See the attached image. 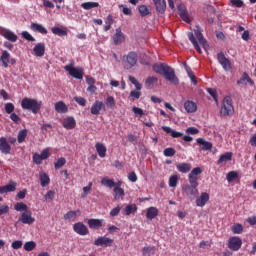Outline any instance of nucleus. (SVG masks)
<instances>
[{
	"mask_svg": "<svg viewBox=\"0 0 256 256\" xmlns=\"http://www.w3.org/2000/svg\"><path fill=\"white\" fill-rule=\"evenodd\" d=\"M36 57H43L45 55V43H38L33 48Z\"/></svg>",
	"mask_w": 256,
	"mask_h": 256,
	"instance_id": "nucleus-23",
	"label": "nucleus"
},
{
	"mask_svg": "<svg viewBox=\"0 0 256 256\" xmlns=\"http://www.w3.org/2000/svg\"><path fill=\"white\" fill-rule=\"evenodd\" d=\"M30 29L35 33H41V35H47V28H45L42 24L33 22L30 25Z\"/></svg>",
	"mask_w": 256,
	"mask_h": 256,
	"instance_id": "nucleus-20",
	"label": "nucleus"
},
{
	"mask_svg": "<svg viewBox=\"0 0 256 256\" xmlns=\"http://www.w3.org/2000/svg\"><path fill=\"white\" fill-rule=\"evenodd\" d=\"M55 111L57 113H67L69 111V108L67 107V104L63 101H59L55 103Z\"/></svg>",
	"mask_w": 256,
	"mask_h": 256,
	"instance_id": "nucleus-31",
	"label": "nucleus"
},
{
	"mask_svg": "<svg viewBox=\"0 0 256 256\" xmlns=\"http://www.w3.org/2000/svg\"><path fill=\"white\" fill-rule=\"evenodd\" d=\"M137 211V204H129L125 207V215H131Z\"/></svg>",
	"mask_w": 256,
	"mask_h": 256,
	"instance_id": "nucleus-46",
	"label": "nucleus"
},
{
	"mask_svg": "<svg viewBox=\"0 0 256 256\" xmlns=\"http://www.w3.org/2000/svg\"><path fill=\"white\" fill-rule=\"evenodd\" d=\"M28 133H29V130L27 129L20 130L17 136L18 143H24L25 139H27Z\"/></svg>",
	"mask_w": 256,
	"mask_h": 256,
	"instance_id": "nucleus-40",
	"label": "nucleus"
},
{
	"mask_svg": "<svg viewBox=\"0 0 256 256\" xmlns=\"http://www.w3.org/2000/svg\"><path fill=\"white\" fill-rule=\"evenodd\" d=\"M159 215V209L157 207H149L146 212L147 219H155Z\"/></svg>",
	"mask_w": 256,
	"mask_h": 256,
	"instance_id": "nucleus-35",
	"label": "nucleus"
},
{
	"mask_svg": "<svg viewBox=\"0 0 256 256\" xmlns=\"http://www.w3.org/2000/svg\"><path fill=\"white\" fill-rule=\"evenodd\" d=\"M32 161H33V163H35V165H41L43 163V160H42L41 156L38 153H35L33 155Z\"/></svg>",
	"mask_w": 256,
	"mask_h": 256,
	"instance_id": "nucleus-60",
	"label": "nucleus"
},
{
	"mask_svg": "<svg viewBox=\"0 0 256 256\" xmlns=\"http://www.w3.org/2000/svg\"><path fill=\"white\" fill-rule=\"evenodd\" d=\"M64 69L68 71L69 75H71V77H74V79H83V69L74 68L72 65H66Z\"/></svg>",
	"mask_w": 256,
	"mask_h": 256,
	"instance_id": "nucleus-8",
	"label": "nucleus"
},
{
	"mask_svg": "<svg viewBox=\"0 0 256 256\" xmlns=\"http://www.w3.org/2000/svg\"><path fill=\"white\" fill-rule=\"evenodd\" d=\"M159 79L155 76H150L145 81V87L146 89H153L155 87L156 83H158Z\"/></svg>",
	"mask_w": 256,
	"mask_h": 256,
	"instance_id": "nucleus-34",
	"label": "nucleus"
},
{
	"mask_svg": "<svg viewBox=\"0 0 256 256\" xmlns=\"http://www.w3.org/2000/svg\"><path fill=\"white\" fill-rule=\"evenodd\" d=\"M232 233H234V235H241V233H243V225L234 224L232 226Z\"/></svg>",
	"mask_w": 256,
	"mask_h": 256,
	"instance_id": "nucleus-47",
	"label": "nucleus"
},
{
	"mask_svg": "<svg viewBox=\"0 0 256 256\" xmlns=\"http://www.w3.org/2000/svg\"><path fill=\"white\" fill-rule=\"evenodd\" d=\"M0 35H2L4 39H7V41H11V43L17 42V34L11 32V30L4 29L0 32Z\"/></svg>",
	"mask_w": 256,
	"mask_h": 256,
	"instance_id": "nucleus-17",
	"label": "nucleus"
},
{
	"mask_svg": "<svg viewBox=\"0 0 256 256\" xmlns=\"http://www.w3.org/2000/svg\"><path fill=\"white\" fill-rule=\"evenodd\" d=\"M142 253L143 255H147V256L155 255V247H151V246L144 247L142 249Z\"/></svg>",
	"mask_w": 256,
	"mask_h": 256,
	"instance_id": "nucleus-48",
	"label": "nucleus"
},
{
	"mask_svg": "<svg viewBox=\"0 0 256 256\" xmlns=\"http://www.w3.org/2000/svg\"><path fill=\"white\" fill-rule=\"evenodd\" d=\"M14 209L15 211H19V212H22L24 211L27 212L28 210V207H27V204L23 203V202H17L15 205H14Z\"/></svg>",
	"mask_w": 256,
	"mask_h": 256,
	"instance_id": "nucleus-45",
	"label": "nucleus"
},
{
	"mask_svg": "<svg viewBox=\"0 0 256 256\" xmlns=\"http://www.w3.org/2000/svg\"><path fill=\"white\" fill-rule=\"evenodd\" d=\"M4 109L8 115H11L13 111H15V105L11 102H8L5 104Z\"/></svg>",
	"mask_w": 256,
	"mask_h": 256,
	"instance_id": "nucleus-49",
	"label": "nucleus"
},
{
	"mask_svg": "<svg viewBox=\"0 0 256 256\" xmlns=\"http://www.w3.org/2000/svg\"><path fill=\"white\" fill-rule=\"evenodd\" d=\"M73 231L77 233V235H89V228H87L86 225H84L83 222H77L73 225Z\"/></svg>",
	"mask_w": 256,
	"mask_h": 256,
	"instance_id": "nucleus-12",
	"label": "nucleus"
},
{
	"mask_svg": "<svg viewBox=\"0 0 256 256\" xmlns=\"http://www.w3.org/2000/svg\"><path fill=\"white\" fill-rule=\"evenodd\" d=\"M43 105V102L37 101L33 98H23L21 101V107L22 109L26 111H32L34 115H37L39 111H41V106Z\"/></svg>",
	"mask_w": 256,
	"mask_h": 256,
	"instance_id": "nucleus-3",
	"label": "nucleus"
},
{
	"mask_svg": "<svg viewBox=\"0 0 256 256\" xmlns=\"http://www.w3.org/2000/svg\"><path fill=\"white\" fill-rule=\"evenodd\" d=\"M201 173H203V170L201 169V167H196L194 168L188 175V181L190 185H199V175H201Z\"/></svg>",
	"mask_w": 256,
	"mask_h": 256,
	"instance_id": "nucleus-6",
	"label": "nucleus"
},
{
	"mask_svg": "<svg viewBox=\"0 0 256 256\" xmlns=\"http://www.w3.org/2000/svg\"><path fill=\"white\" fill-rule=\"evenodd\" d=\"M209 202V193L202 192L200 197L196 199V205L197 207H205L207 203Z\"/></svg>",
	"mask_w": 256,
	"mask_h": 256,
	"instance_id": "nucleus-18",
	"label": "nucleus"
},
{
	"mask_svg": "<svg viewBox=\"0 0 256 256\" xmlns=\"http://www.w3.org/2000/svg\"><path fill=\"white\" fill-rule=\"evenodd\" d=\"M35 247H37V244L33 241H28L24 244V249L26 251H33V249H35Z\"/></svg>",
	"mask_w": 256,
	"mask_h": 256,
	"instance_id": "nucleus-55",
	"label": "nucleus"
},
{
	"mask_svg": "<svg viewBox=\"0 0 256 256\" xmlns=\"http://www.w3.org/2000/svg\"><path fill=\"white\" fill-rule=\"evenodd\" d=\"M9 57H11V54L7 50H4L0 57V61L2 62L3 67H5V69L9 67Z\"/></svg>",
	"mask_w": 256,
	"mask_h": 256,
	"instance_id": "nucleus-37",
	"label": "nucleus"
},
{
	"mask_svg": "<svg viewBox=\"0 0 256 256\" xmlns=\"http://www.w3.org/2000/svg\"><path fill=\"white\" fill-rule=\"evenodd\" d=\"M101 185H103V187H108L109 189H113V187H115V181L109 177H104L101 180Z\"/></svg>",
	"mask_w": 256,
	"mask_h": 256,
	"instance_id": "nucleus-39",
	"label": "nucleus"
},
{
	"mask_svg": "<svg viewBox=\"0 0 256 256\" xmlns=\"http://www.w3.org/2000/svg\"><path fill=\"white\" fill-rule=\"evenodd\" d=\"M74 101H76V103H78V105L81 107H85V105H87V100L81 96L74 97Z\"/></svg>",
	"mask_w": 256,
	"mask_h": 256,
	"instance_id": "nucleus-59",
	"label": "nucleus"
},
{
	"mask_svg": "<svg viewBox=\"0 0 256 256\" xmlns=\"http://www.w3.org/2000/svg\"><path fill=\"white\" fill-rule=\"evenodd\" d=\"M178 13L181 19L185 21V23H189V12H187V8H185V6L179 5Z\"/></svg>",
	"mask_w": 256,
	"mask_h": 256,
	"instance_id": "nucleus-26",
	"label": "nucleus"
},
{
	"mask_svg": "<svg viewBox=\"0 0 256 256\" xmlns=\"http://www.w3.org/2000/svg\"><path fill=\"white\" fill-rule=\"evenodd\" d=\"M177 171L180 173H189L191 171V164L190 163H180L176 165Z\"/></svg>",
	"mask_w": 256,
	"mask_h": 256,
	"instance_id": "nucleus-38",
	"label": "nucleus"
},
{
	"mask_svg": "<svg viewBox=\"0 0 256 256\" xmlns=\"http://www.w3.org/2000/svg\"><path fill=\"white\" fill-rule=\"evenodd\" d=\"M184 109L188 113H195V111H197V103H195L191 100H187L184 103Z\"/></svg>",
	"mask_w": 256,
	"mask_h": 256,
	"instance_id": "nucleus-28",
	"label": "nucleus"
},
{
	"mask_svg": "<svg viewBox=\"0 0 256 256\" xmlns=\"http://www.w3.org/2000/svg\"><path fill=\"white\" fill-rule=\"evenodd\" d=\"M228 183H233L236 179H239V173L237 171H230L226 175Z\"/></svg>",
	"mask_w": 256,
	"mask_h": 256,
	"instance_id": "nucleus-44",
	"label": "nucleus"
},
{
	"mask_svg": "<svg viewBox=\"0 0 256 256\" xmlns=\"http://www.w3.org/2000/svg\"><path fill=\"white\" fill-rule=\"evenodd\" d=\"M39 180L41 183V187H47L49 183H51V178H49V175L45 172H40L39 174Z\"/></svg>",
	"mask_w": 256,
	"mask_h": 256,
	"instance_id": "nucleus-32",
	"label": "nucleus"
},
{
	"mask_svg": "<svg viewBox=\"0 0 256 256\" xmlns=\"http://www.w3.org/2000/svg\"><path fill=\"white\" fill-rule=\"evenodd\" d=\"M153 71L158 73V75H163L166 81H169L172 85H177L179 83V78L175 75V70L165 63L154 64Z\"/></svg>",
	"mask_w": 256,
	"mask_h": 256,
	"instance_id": "nucleus-1",
	"label": "nucleus"
},
{
	"mask_svg": "<svg viewBox=\"0 0 256 256\" xmlns=\"http://www.w3.org/2000/svg\"><path fill=\"white\" fill-rule=\"evenodd\" d=\"M137 59L138 56L136 52H129L128 55L126 56V63L127 65L125 66L126 69H131L132 67H135L137 65Z\"/></svg>",
	"mask_w": 256,
	"mask_h": 256,
	"instance_id": "nucleus-14",
	"label": "nucleus"
},
{
	"mask_svg": "<svg viewBox=\"0 0 256 256\" xmlns=\"http://www.w3.org/2000/svg\"><path fill=\"white\" fill-rule=\"evenodd\" d=\"M6 187V192L7 193H13L17 189V183L16 182H11L8 185H5Z\"/></svg>",
	"mask_w": 256,
	"mask_h": 256,
	"instance_id": "nucleus-58",
	"label": "nucleus"
},
{
	"mask_svg": "<svg viewBox=\"0 0 256 256\" xmlns=\"http://www.w3.org/2000/svg\"><path fill=\"white\" fill-rule=\"evenodd\" d=\"M62 127H64V129H67L68 131H71L72 129H75V127H77V121H75V118L73 116H68L63 120Z\"/></svg>",
	"mask_w": 256,
	"mask_h": 256,
	"instance_id": "nucleus-16",
	"label": "nucleus"
},
{
	"mask_svg": "<svg viewBox=\"0 0 256 256\" xmlns=\"http://www.w3.org/2000/svg\"><path fill=\"white\" fill-rule=\"evenodd\" d=\"M114 243V240L111 238H107L105 236H99L95 241H94V245L96 247H111Z\"/></svg>",
	"mask_w": 256,
	"mask_h": 256,
	"instance_id": "nucleus-7",
	"label": "nucleus"
},
{
	"mask_svg": "<svg viewBox=\"0 0 256 256\" xmlns=\"http://www.w3.org/2000/svg\"><path fill=\"white\" fill-rule=\"evenodd\" d=\"M164 157H173L177 151H175V148H166L163 151Z\"/></svg>",
	"mask_w": 256,
	"mask_h": 256,
	"instance_id": "nucleus-56",
	"label": "nucleus"
},
{
	"mask_svg": "<svg viewBox=\"0 0 256 256\" xmlns=\"http://www.w3.org/2000/svg\"><path fill=\"white\" fill-rule=\"evenodd\" d=\"M22 37L23 39H26V41H35V38L31 36V34H29V32L27 31H23L22 32Z\"/></svg>",
	"mask_w": 256,
	"mask_h": 256,
	"instance_id": "nucleus-63",
	"label": "nucleus"
},
{
	"mask_svg": "<svg viewBox=\"0 0 256 256\" xmlns=\"http://www.w3.org/2000/svg\"><path fill=\"white\" fill-rule=\"evenodd\" d=\"M196 142L200 145L202 151H211V149H213V144L205 141L203 138H198Z\"/></svg>",
	"mask_w": 256,
	"mask_h": 256,
	"instance_id": "nucleus-24",
	"label": "nucleus"
},
{
	"mask_svg": "<svg viewBox=\"0 0 256 256\" xmlns=\"http://www.w3.org/2000/svg\"><path fill=\"white\" fill-rule=\"evenodd\" d=\"M65 163H67V160L61 157L54 163V167L56 170L61 169V167H64Z\"/></svg>",
	"mask_w": 256,
	"mask_h": 256,
	"instance_id": "nucleus-50",
	"label": "nucleus"
},
{
	"mask_svg": "<svg viewBox=\"0 0 256 256\" xmlns=\"http://www.w3.org/2000/svg\"><path fill=\"white\" fill-rule=\"evenodd\" d=\"M18 221L23 223V225H33L35 223V218H33L31 211L28 210L20 215Z\"/></svg>",
	"mask_w": 256,
	"mask_h": 256,
	"instance_id": "nucleus-9",
	"label": "nucleus"
},
{
	"mask_svg": "<svg viewBox=\"0 0 256 256\" xmlns=\"http://www.w3.org/2000/svg\"><path fill=\"white\" fill-rule=\"evenodd\" d=\"M51 31L54 35H58V37H67V30H63L59 27H52Z\"/></svg>",
	"mask_w": 256,
	"mask_h": 256,
	"instance_id": "nucleus-42",
	"label": "nucleus"
},
{
	"mask_svg": "<svg viewBox=\"0 0 256 256\" xmlns=\"http://www.w3.org/2000/svg\"><path fill=\"white\" fill-rule=\"evenodd\" d=\"M207 92L209 93V95H211V97L214 99V101L216 103L219 102V96L217 94V90L216 89H213V88H208L207 89Z\"/></svg>",
	"mask_w": 256,
	"mask_h": 256,
	"instance_id": "nucleus-51",
	"label": "nucleus"
},
{
	"mask_svg": "<svg viewBox=\"0 0 256 256\" xmlns=\"http://www.w3.org/2000/svg\"><path fill=\"white\" fill-rule=\"evenodd\" d=\"M162 130H164L165 133H168L169 135H171V137H173V139H179V137H183V133L177 132V131L171 129V127L162 126Z\"/></svg>",
	"mask_w": 256,
	"mask_h": 256,
	"instance_id": "nucleus-27",
	"label": "nucleus"
},
{
	"mask_svg": "<svg viewBox=\"0 0 256 256\" xmlns=\"http://www.w3.org/2000/svg\"><path fill=\"white\" fill-rule=\"evenodd\" d=\"M178 181H179V176L178 175H172L169 178V187H177Z\"/></svg>",
	"mask_w": 256,
	"mask_h": 256,
	"instance_id": "nucleus-52",
	"label": "nucleus"
},
{
	"mask_svg": "<svg viewBox=\"0 0 256 256\" xmlns=\"http://www.w3.org/2000/svg\"><path fill=\"white\" fill-rule=\"evenodd\" d=\"M199 185L187 184L182 187V192L188 199H195L199 195V190L197 189Z\"/></svg>",
	"mask_w": 256,
	"mask_h": 256,
	"instance_id": "nucleus-4",
	"label": "nucleus"
},
{
	"mask_svg": "<svg viewBox=\"0 0 256 256\" xmlns=\"http://www.w3.org/2000/svg\"><path fill=\"white\" fill-rule=\"evenodd\" d=\"M50 148H46L42 150L41 154H39L40 158H42V161H45L51 157V153H49Z\"/></svg>",
	"mask_w": 256,
	"mask_h": 256,
	"instance_id": "nucleus-54",
	"label": "nucleus"
},
{
	"mask_svg": "<svg viewBox=\"0 0 256 256\" xmlns=\"http://www.w3.org/2000/svg\"><path fill=\"white\" fill-rule=\"evenodd\" d=\"M188 39L192 43L194 48L197 50V52L201 55V53H203V51L201 50V47L199 46L197 39H195V35L193 34V32L188 33Z\"/></svg>",
	"mask_w": 256,
	"mask_h": 256,
	"instance_id": "nucleus-33",
	"label": "nucleus"
},
{
	"mask_svg": "<svg viewBox=\"0 0 256 256\" xmlns=\"http://www.w3.org/2000/svg\"><path fill=\"white\" fill-rule=\"evenodd\" d=\"M101 111H105V103L96 100L90 108V113L91 115H100Z\"/></svg>",
	"mask_w": 256,
	"mask_h": 256,
	"instance_id": "nucleus-11",
	"label": "nucleus"
},
{
	"mask_svg": "<svg viewBox=\"0 0 256 256\" xmlns=\"http://www.w3.org/2000/svg\"><path fill=\"white\" fill-rule=\"evenodd\" d=\"M153 3L156 7V11L163 15V13H165V9H167V2H165V0H153Z\"/></svg>",
	"mask_w": 256,
	"mask_h": 256,
	"instance_id": "nucleus-22",
	"label": "nucleus"
},
{
	"mask_svg": "<svg viewBox=\"0 0 256 256\" xmlns=\"http://www.w3.org/2000/svg\"><path fill=\"white\" fill-rule=\"evenodd\" d=\"M106 106L109 108V109H115V98L113 96H109L107 99H106Z\"/></svg>",
	"mask_w": 256,
	"mask_h": 256,
	"instance_id": "nucleus-53",
	"label": "nucleus"
},
{
	"mask_svg": "<svg viewBox=\"0 0 256 256\" xmlns=\"http://www.w3.org/2000/svg\"><path fill=\"white\" fill-rule=\"evenodd\" d=\"M130 97L133 99H139L141 97V91L133 90L130 92Z\"/></svg>",
	"mask_w": 256,
	"mask_h": 256,
	"instance_id": "nucleus-64",
	"label": "nucleus"
},
{
	"mask_svg": "<svg viewBox=\"0 0 256 256\" xmlns=\"http://www.w3.org/2000/svg\"><path fill=\"white\" fill-rule=\"evenodd\" d=\"M138 11L141 17H147V15H151V10H149V7H147V5H140L138 7Z\"/></svg>",
	"mask_w": 256,
	"mask_h": 256,
	"instance_id": "nucleus-41",
	"label": "nucleus"
},
{
	"mask_svg": "<svg viewBox=\"0 0 256 256\" xmlns=\"http://www.w3.org/2000/svg\"><path fill=\"white\" fill-rule=\"evenodd\" d=\"M95 147L99 157H101V159H104V157H106L107 155V147L104 146L103 143H99V142L96 143Z\"/></svg>",
	"mask_w": 256,
	"mask_h": 256,
	"instance_id": "nucleus-30",
	"label": "nucleus"
},
{
	"mask_svg": "<svg viewBox=\"0 0 256 256\" xmlns=\"http://www.w3.org/2000/svg\"><path fill=\"white\" fill-rule=\"evenodd\" d=\"M11 247L12 249H21V247H23V241L15 240L14 242H12Z\"/></svg>",
	"mask_w": 256,
	"mask_h": 256,
	"instance_id": "nucleus-62",
	"label": "nucleus"
},
{
	"mask_svg": "<svg viewBox=\"0 0 256 256\" xmlns=\"http://www.w3.org/2000/svg\"><path fill=\"white\" fill-rule=\"evenodd\" d=\"M234 114L233 99H231V96H225L221 102L220 117H233Z\"/></svg>",
	"mask_w": 256,
	"mask_h": 256,
	"instance_id": "nucleus-2",
	"label": "nucleus"
},
{
	"mask_svg": "<svg viewBox=\"0 0 256 256\" xmlns=\"http://www.w3.org/2000/svg\"><path fill=\"white\" fill-rule=\"evenodd\" d=\"M80 215H81V210H75V211L71 210L64 215V220L75 221V219H77V217H79Z\"/></svg>",
	"mask_w": 256,
	"mask_h": 256,
	"instance_id": "nucleus-25",
	"label": "nucleus"
},
{
	"mask_svg": "<svg viewBox=\"0 0 256 256\" xmlns=\"http://www.w3.org/2000/svg\"><path fill=\"white\" fill-rule=\"evenodd\" d=\"M114 193H115L116 197H121V199H123V197H125V190H123V188H121V187H115Z\"/></svg>",
	"mask_w": 256,
	"mask_h": 256,
	"instance_id": "nucleus-57",
	"label": "nucleus"
},
{
	"mask_svg": "<svg viewBox=\"0 0 256 256\" xmlns=\"http://www.w3.org/2000/svg\"><path fill=\"white\" fill-rule=\"evenodd\" d=\"M247 83L250 85H255V82H253V80L249 77V74L244 72L242 77L237 81V85H247Z\"/></svg>",
	"mask_w": 256,
	"mask_h": 256,
	"instance_id": "nucleus-29",
	"label": "nucleus"
},
{
	"mask_svg": "<svg viewBox=\"0 0 256 256\" xmlns=\"http://www.w3.org/2000/svg\"><path fill=\"white\" fill-rule=\"evenodd\" d=\"M242 246H243V240H241L240 237L231 236L228 239V249H230V251H239V249H241Z\"/></svg>",
	"mask_w": 256,
	"mask_h": 256,
	"instance_id": "nucleus-5",
	"label": "nucleus"
},
{
	"mask_svg": "<svg viewBox=\"0 0 256 256\" xmlns=\"http://www.w3.org/2000/svg\"><path fill=\"white\" fill-rule=\"evenodd\" d=\"M125 41V35L121 31V28L116 29V33L113 36V42L115 45H121Z\"/></svg>",
	"mask_w": 256,
	"mask_h": 256,
	"instance_id": "nucleus-19",
	"label": "nucleus"
},
{
	"mask_svg": "<svg viewBox=\"0 0 256 256\" xmlns=\"http://www.w3.org/2000/svg\"><path fill=\"white\" fill-rule=\"evenodd\" d=\"M88 227L90 229H95V230L101 229V227H103V219H95V218L89 219Z\"/></svg>",
	"mask_w": 256,
	"mask_h": 256,
	"instance_id": "nucleus-21",
	"label": "nucleus"
},
{
	"mask_svg": "<svg viewBox=\"0 0 256 256\" xmlns=\"http://www.w3.org/2000/svg\"><path fill=\"white\" fill-rule=\"evenodd\" d=\"M0 152L2 155H9L11 153V144L7 142V138L0 137Z\"/></svg>",
	"mask_w": 256,
	"mask_h": 256,
	"instance_id": "nucleus-15",
	"label": "nucleus"
},
{
	"mask_svg": "<svg viewBox=\"0 0 256 256\" xmlns=\"http://www.w3.org/2000/svg\"><path fill=\"white\" fill-rule=\"evenodd\" d=\"M230 3H231L234 7H238V9H241V7H243V5H245V3L243 2V0H230Z\"/></svg>",
	"mask_w": 256,
	"mask_h": 256,
	"instance_id": "nucleus-61",
	"label": "nucleus"
},
{
	"mask_svg": "<svg viewBox=\"0 0 256 256\" xmlns=\"http://www.w3.org/2000/svg\"><path fill=\"white\" fill-rule=\"evenodd\" d=\"M194 34L200 45H202L203 49L209 51V44L207 43L205 37H203V33L201 32L199 26H197L196 29L194 30Z\"/></svg>",
	"mask_w": 256,
	"mask_h": 256,
	"instance_id": "nucleus-10",
	"label": "nucleus"
},
{
	"mask_svg": "<svg viewBox=\"0 0 256 256\" xmlns=\"http://www.w3.org/2000/svg\"><path fill=\"white\" fill-rule=\"evenodd\" d=\"M217 60L225 71H229V69H231V61L225 57L223 52L217 54Z\"/></svg>",
	"mask_w": 256,
	"mask_h": 256,
	"instance_id": "nucleus-13",
	"label": "nucleus"
},
{
	"mask_svg": "<svg viewBox=\"0 0 256 256\" xmlns=\"http://www.w3.org/2000/svg\"><path fill=\"white\" fill-rule=\"evenodd\" d=\"M232 159H233V153L226 152L220 156V158L217 161V165H221V163H227V161H231Z\"/></svg>",
	"mask_w": 256,
	"mask_h": 256,
	"instance_id": "nucleus-36",
	"label": "nucleus"
},
{
	"mask_svg": "<svg viewBox=\"0 0 256 256\" xmlns=\"http://www.w3.org/2000/svg\"><path fill=\"white\" fill-rule=\"evenodd\" d=\"M82 9L85 11H89L91 9H95V7H99L98 2H84L81 4Z\"/></svg>",
	"mask_w": 256,
	"mask_h": 256,
	"instance_id": "nucleus-43",
	"label": "nucleus"
}]
</instances>
